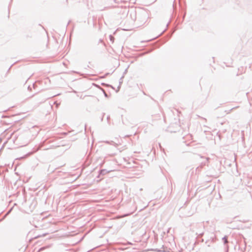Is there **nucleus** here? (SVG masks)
I'll return each mask as SVG.
<instances>
[{
  "label": "nucleus",
  "instance_id": "obj_12",
  "mask_svg": "<svg viewBox=\"0 0 252 252\" xmlns=\"http://www.w3.org/2000/svg\"><path fill=\"white\" fill-rule=\"evenodd\" d=\"M70 22V21L68 22V25L69 24Z\"/></svg>",
  "mask_w": 252,
  "mask_h": 252
},
{
  "label": "nucleus",
  "instance_id": "obj_8",
  "mask_svg": "<svg viewBox=\"0 0 252 252\" xmlns=\"http://www.w3.org/2000/svg\"><path fill=\"white\" fill-rule=\"evenodd\" d=\"M105 142H106V143H108V144H109V143H110V142H109V141H106Z\"/></svg>",
  "mask_w": 252,
  "mask_h": 252
},
{
  "label": "nucleus",
  "instance_id": "obj_3",
  "mask_svg": "<svg viewBox=\"0 0 252 252\" xmlns=\"http://www.w3.org/2000/svg\"><path fill=\"white\" fill-rule=\"evenodd\" d=\"M124 78V76H123L120 79V81H119V87H118V89L120 88V86H121V84L123 82V79Z\"/></svg>",
  "mask_w": 252,
  "mask_h": 252
},
{
  "label": "nucleus",
  "instance_id": "obj_6",
  "mask_svg": "<svg viewBox=\"0 0 252 252\" xmlns=\"http://www.w3.org/2000/svg\"><path fill=\"white\" fill-rule=\"evenodd\" d=\"M109 119H110V116H108L107 117V121H108V122H109Z\"/></svg>",
  "mask_w": 252,
  "mask_h": 252
},
{
  "label": "nucleus",
  "instance_id": "obj_13",
  "mask_svg": "<svg viewBox=\"0 0 252 252\" xmlns=\"http://www.w3.org/2000/svg\"><path fill=\"white\" fill-rule=\"evenodd\" d=\"M235 108H232L230 110L234 109Z\"/></svg>",
  "mask_w": 252,
  "mask_h": 252
},
{
  "label": "nucleus",
  "instance_id": "obj_14",
  "mask_svg": "<svg viewBox=\"0 0 252 252\" xmlns=\"http://www.w3.org/2000/svg\"><path fill=\"white\" fill-rule=\"evenodd\" d=\"M1 138H0V141H1Z\"/></svg>",
  "mask_w": 252,
  "mask_h": 252
},
{
  "label": "nucleus",
  "instance_id": "obj_9",
  "mask_svg": "<svg viewBox=\"0 0 252 252\" xmlns=\"http://www.w3.org/2000/svg\"><path fill=\"white\" fill-rule=\"evenodd\" d=\"M206 159V160L208 161L209 159V158H207Z\"/></svg>",
  "mask_w": 252,
  "mask_h": 252
},
{
  "label": "nucleus",
  "instance_id": "obj_4",
  "mask_svg": "<svg viewBox=\"0 0 252 252\" xmlns=\"http://www.w3.org/2000/svg\"><path fill=\"white\" fill-rule=\"evenodd\" d=\"M103 92V94H104V96L106 97H108V94H106V93L105 92V91L103 90V89H102Z\"/></svg>",
  "mask_w": 252,
  "mask_h": 252
},
{
  "label": "nucleus",
  "instance_id": "obj_5",
  "mask_svg": "<svg viewBox=\"0 0 252 252\" xmlns=\"http://www.w3.org/2000/svg\"><path fill=\"white\" fill-rule=\"evenodd\" d=\"M109 37H110V40H111V41H112L113 42V40H114V37L112 35H110L109 36Z\"/></svg>",
  "mask_w": 252,
  "mask_h": 252
},
{
  "label": "nucleus",
  "instance_id": "obj_11",
  "mask_svg": "<svg viewBox=\"0 0 252 252\" xmlns=\"http://www.w3.org/2000/svg\"><path fill=\"white\" fill-rule=\"evenodd\" d=\"M50 98V96L46 98L45 99H48V98Z\"/></svg>",
  "mask_w": 252,
  "mask_h": 252
},
{
  "label": "nucleus",
  "instance_id": "obj_2",
  "mask_svg": "<svg viewBox=\"0 0 252 252\" xmlns=\"http://www.w3.org/2000/svg\"><path fill=\"white\" fill-rule=\"evenodd\" d=\"M222 240H223L224 244H226L227 243H228L227 237L226 236H225L224 237H223L222 238Z\"/></svg>",
  "mask_w": 252,
  "mask_h": 252
},
{
  "label": "nucleus",
  "instance_id": "obj_10",
  "mask_svg": "<svg viewBox=\"0 0 252 252\" xmlns=\"http://www.w3.org/2000/svg\"><path fill=\"white\" fill-rule=\"evenodd\" d=\"M228 246H227V252L228 251Z\"/></svg>",
  "mask_w": 252,
  "mask_h": 252
},
{
  "label": "nucleus",
  "instance_id": "obj_1",
  "mask_svg": "<svg viewBox=\"0 0 252 252\" xmlns=\"http://www.w3.org/2000/svg\"><path fill=\"white\" fill-rule=\"evenodd\" d=\"M109 172H110V171H108L106 169H101V170H99V174H98L97 177L99 178L101 175H106V174H107Z\"/></svg>",
  "mask_w": 252,
  "mask_h": 252
},
{
  "label": "nucleus",
  "instance_id": "obj_7",
  "mask_svg": "<svg viewBox=\"0 0 252 252\" xmlns=\"http://www.w3.org/2000/svg\"><path fill=\"white\" fill-rule=\"evenodd\" d=\"M44 249V248H40V249L39 250V251H42V250Z\"/></svg>",
  "mask_w": 252,
  "mask_h": 252
}]
</instances>
